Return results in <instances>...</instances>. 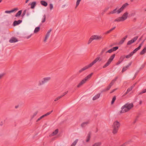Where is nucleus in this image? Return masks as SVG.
<instances>
[{
    "mask_svg": "<svg viewBox=\"0 0 146 146\" xmlns=\"http://www.w3.org/2000/svg\"><path fill=\"white\" fill-rule=\"evenodd\" d=\"M133 106V104L132 103L126 104L121 107V110L120 111V113H122L127 112Z\"/></svg>",
    "mask_w": 146,
    "mask_h": 146,
    "instance_id": "1",
    "label": "nucleus"
},
{
    "mask_svg": "<svg viewBox=\"0 0 146 146\" xmlns=\"http://www.w3.org/2000/svg\"><path fill=\"white\" fill-rule=\"evenodd\" d=\"M120 125V123L117 121L114 122L112 125V133L113 134H116L117 133Z\"/></svg>",
    "mask_w": 146,
    "mask_h": 146,
    "instance_id": "2",
    "label": "nucleus"
},
{
    "mask_svg": "<svg viewBox=\"0 0 146 146\" xmlns=\"http://www.w3.org/2000/svg\"><path fill=\"white\" fill-rule=\"evenodd\" d=\"M51 79V77H48L44 78L41 80H39L38 82V85L39 86H41L45 84L48 82Z\"/></svg>",
    "mask_w": 146,
    "mask_h": 146,
    "instance_id": "3",
    "label": "nucleus"
},
{
    "mask_svg": "<svg viewBox=\"0 0 146 146\" xmlns=\"http://www.w3.org/2000/svg\"><path fill=\"white\" fill-rule=\"evenodd\" d=\"M115 56V54H112L110 58L107 63L103 66V68H105L108 66L113 60Z\"/></svg>",
    "mask_w": 146,
    "mask_h": 146,
    "instance_id": "4",
    "label": "nucleus"
},
{
    "mask_svg": "<svg viewBox=\"0 0 146 146\" xmlns=\"http://www.w3.org/2000/svg\"><path fill=\"white\" fill-rule=\"evenodd\" d=\"M91 67V63H90L88 65L80 69L78 72V74H80L83 73L84 71L88 69L89 68Z\"/></svg>",
    "mask_w": 146,
    "mask_h": 146,
    "instance_id": "5",
    "label": "nucleus"
},
{
    "mask_svg": "<svg viewBox=\"0 0 146 146\" xmlns=\"http://www.w3.org/2000/svg\"><path fill=\"white\" fill-rule=\"evenodd\" d=\"M128 5L127 3H126L124 4L117 11V14H119L126 7V6Z\"/></svg>",
    "mask_w": 146,
    "mask_h": 146,
    "instance_id": "6",
    "label": "nucleus"
},
{
    "mask_svg": "<svg viewBox=\"0 0 146 146\" xmlns=\"http://www.w3.org/2000/svg\"><path fill=\"white\" fill-rule=\"evenodd\" d=\"M138 37L137 36L134 37L131 40L127 42V45H129L131 44L132 43H133L135 41L138 39Z\"/></svg>",
    "mask_w": 146,
    "mask_h": 146,
    "instance_id": "7",
    "label": "nucleus"
},
{
    "mask_svg": "<svg viewBox=\"0 0 146 146\" xmlns=\"http://www.w3.org/2000/svg\"><path fill=\"white\" fill-rule=\"evenodd\" d=\"M135 84H134L133 85L131 86L130 87L128 88L126 92L123 95V96H125L126 94H128L129 92L132 90V89L135 86Z\"/></svg>",
    "mask_w": 146,
    "mask_h": 146,
    "instance_id": "8",
    "label": "nucleus"
},
{
    "mask_svg": "<svg viewBox=\"0 0 146 146\" xmlns=\"http://www.w3.org/2000/svg\"><path fill=\"white\" fill-rule=\"evenodd\" d=\"M52 111H53L52 110L51 111L48 112L47 113H46L41 116L39 118H38L37 119V120L36 121H39L41 119L43 118L44 117L46 116H47L50 115L52 112Z\"/></svg>",
    "mask_w": 146,
    "mask_h": 146,
    "instance_id": "9",
    "label": "nucleus"
},
{
    "mask_svg": "<svg viewBox=\"0 0 146 146\" xmlns=\"http://www.w3.org/2000/svg\"><path fill=\"white\" fill-rule=\"evenodd\" d=\"M102 38L101 36L96 35L92 36V40H100Z\"/></svg>",
    "mask_w": 146,
    "mask_h": 146,
    "instance_id": "10",
    "label": "nucleus"
},
{
    "mask_svg": "<svg viewBox=\"0 0 146 146\" xmlns=\"http://www.w3.org/2000/svg\"><path fill=\"white\" fill-rule=\"evenodd\" d=\"M128 13L127 12H126L124 13L122 17H121V18H123L122 19L123 21L125 20L127 18Z\"/></svg>",
    "mask_w": 146,
    "mask_h": 146,
    "instance_id": "11",
    "label": "nucleus"
},
{
    "mask_svg": "<svg viewBox=\"0 0 146 146\" xmlns=\"http://www.w3.org/2000/svg\"><path fill=\"white\" fill-rule=\"evenodd\" d=\"M90 123V121H86L82 123L81 125V126L83 128L85 127L86 125H88Z\"/></svg>",
    "mask_w": 146,
    "mask_h": 146,
    "instance_id": "12",
    "label": "nucleus"
},
{
    "mask_svg": "<svg viewBox=\"0 0 146 146\" xmlns=\"http://www.w3.org/2000/svg\"><path fill=\"white\" fill-rule=\"evenodd\" d=\"M18 41L17 39L14 37H12L9 40V42L11 43H15Z\"/></svg>",
    "mask_w": 146,
    "mask_h": 146,
    "instance_id": "13",
    "label": "nucleus"
},
{
    "mask_svg": "<svg viewBox=\"0 0 146 146\" xmlns=\"http://www.w3.org/2000/svg\"><path fill=\"white\" fill-rule=\"evenodd\" d=\"M131 62H130L128 64V65L124 67L123 68L122 70V72H123L125 71H126L129 68V67L131 66Z\"/></svg>",
    "mask_w": 146,
    "mask_h": 146,
    "instance_id": "14",
    "label": "nucleus"
},
{
    "mask_svg": "<svg viewBox=\"0 0 146 146\" xmlns=\"http://www.w3.org/2000/svg\"><path fill=\"white\" fill-rule=\"evenodd\" d=\"M86 82V81H85V80H84V79H83L78 84L77 86V87L78 88L80 87L83 84H84Z\"/></svg>",
    "mask_w": 146,
    "mask_h": 146,
    "instance_id": "15",
    "label": "nucleus"
},
{
    "mask_svg": "<svg viewBox=\"0 0 146 146\" xmlns=\"http://www.w3.org/2000/svg\"><path fill=\"white\" fill-rule=\"evenodd\" d=\"M18 10V8H16L10 11H6L5 13H11L15 11H16Z\"/></svg>",
    "mask_w": 146,
    "mask_h": 146,
    "instance_id": "16",
    "label": "nucleus"
},
{
    "mask_svg": "<svg viewBox=\"0 0 146 146\" xmlns=\"http://www.w3.org/2000/svg\"><path fill=\"white\" fill-rule=\"evenodd\" d=\"M91 132L90 131L88 133L86 137V142H88L89 141L91 137Z\"/></svg>",
    "mask_w": 146,
    "mask_h": 146,
    "instance_id": "17",
    "label": "nucleus"
},
{
    "mask_svg": "<svg viewBox=\"0 0 146 146\" xmlns=\"http://www.w3.org/2000/svg\"><path fill=\"white\" fill-rule=\"evenodd\" d=\"M22 22V21L20 20H18L17 21H15L13 23V26H15L21 23Z\"/></svg>",
    "mask_w": 146,
    "mask_h": 146,
    "instance_id": "18",
    "label": "nucleus"
},
{
    "mask_svg": "<svg viewBox=\"0 0 146 146\" xmlns=\"http://www.w3.org/2000/svg\"><path fill=\"white\" fill-rule=\"evenodd\" d=\"M141 45H139V46L134 49L132 52H131V53L133 54V55L137 51L139 50L141 48Z\"/></svg>",
    "mask_w": 146,
    "mask_h": 146,
    "instance_id": "19",
    "label": "nucleus"
},
{
    "mask_svg": "<svg viewBox=\"0 0 146 146\" xmlns=\"http://www.w3.org/2000/svg\"><path fill=\"white\" fill-rule=\"evenodd\" d=\"M36 2L35 1H34L32 2L31 3H29V5H31V8L32 9H33L35 8L36 5Z\"/></svg>",
    "mask_w": 146,
    "mask_h": 146,
    "instance_id": "20",
    "label": "nucleus"
},
{
    "mask_svg": "<svg viewBox=\"0 0 146 146\" xmlns=\"http://www.w3.org/2000/svg\"><path fill=\"white\" fill-rule=\"evenodd\" d=\"M127 36L126 35L123 37L122 39L119 42V44H122L124 42L125 40L127 37Z\"/></svg>",
    "mask_w": 146,
    "mask_h": 146,
    "instance_id": "21",
    "label": "nucleus"
},
{
    "mask_svg": "<svg viewBox=\"0 0 146 146\" xmlns=\"http://www.w3.org/2000/svg\"><path fill=\"white\" fill-rule=\"evenodd\" d=\"M100 95V93H98L96 96H95L93 98L92 100H96L98 98H99Z\"/></svg>",
    "mask_w": 146,
    "mask_h": 146,
    "instance_id": "22",
    "label": "nucleus"
},
{
    "mask_svg": "<svg viewBox=\"0 0 146 146\" xmlns=\"http://www.w3.org/2000/svg\"><path fill=\"white\" fill-rule=\"evenodd\" d=\"M111 86L110 84H109L106 89L103 90L102 92H105L108 90L110 88Z\"/></svg>",
    "mask_w": 146,
    "mask_h": 146,
    "instance_id": "23",
    "label": "nucleus"
},
{
    "mask_svg": "<svg viewBox=\"0 0 146 146\" xmlns=\"http://www.w3.org/2000/svg\"><path fill=\"white\" fill-rule=\"evenodd\" d=\"M40 4L43 6L46 7L48 5L47 3L45 1H40Z\"/></svg>",
    "mask_w": 146,
    "mask_h": 146,
    "instance_id": "24",
    "label": "nucleus"
},
{
    "mask_svg": "<svg viewBox=\"0 0 146 146\" xmlns=\"http://www.w3.org/2000/svg\"><path fill=\"white\" fill-rule=\"evenodd\" d=\"M91 77V73L89 75L86 77L84 79V80L86 82L90 79Z\"/></svg>",
    "mask_w": 146,
    "mask_h": 146,
    "instance_id": "25",
    "label": "nucleus"
},
{
    "mask_svg": "<svg viewBox=\"0 0 146 146\" xmlns=\"http://www.w3.org/2000/svg\"><path fill=\"white\" fill-rule=\"evenodd\" d=\"M122 19H123V18H121V17H119L115 19L114 20V22H119L120 21H123Z\"/></svg>",
    "mask_w": 146,
    "mask_h": 146,
    "instance_id": "26",
    "label": "nucleus"
},
{
    "mask_svg": "<svg viewBox=\"0 0 146 146\" xmlns=\"http://www.w3.org/2000/svg\"><path fill=\"white\" fill-rule=\"evenodd\" d=\"M117 7L115 9H114L113 11H111L109 13V14H114L116 13H117Z\"/></svg>",
    "mask_w": 146,
    "mask_h": 146,
    "instance_id": "27",
    "label": "nucleus"
},
{
    "mask_svg": "<svg viewBox=\"0 0 146 146\" xmlns=\"http://www.w3.org/2000/svg\"><path fill=\"white\" fill-rule=\"evenodd\" d=\"M146 52V47H145L140 52V55H143Z\"/></svg>",
    "mask_w": 146,
    "mask_h": 146,
    "instance_id": "28",
    "label": "nucleus"
},
{
    "mask_svg": "<svg viewBox=\"0 0 146 146\" xmlns=\"http://www.w3.org/2000/svg\"><path fill=\"white\" fill-rule=\"evenodd\" d=\"M100 57H98L96 58L94 61L92 62V66L96 63L99 60Z\"/></svg>",
    "mask_w": 146,
    "mask_h": 146,
    "instance_id": "29",
    "label": "nucleus"
},
{
    "mask_svg": "<svg viewBox=\"0 0 146 146\" xmlns=\"http://www.w3.org/2000/svg\"><path fill=\"white\" fill-rule=\"evenodd\" d=\"M117 78L118 77H117L114 79L112 80L110 84L112 86L113 84L115 82Z\"/></svg>",
    "mask_w": 146,
    "mask_h": 146,
    "instance_id": "30",
    "label": "nucleus"
},
{
    "mask_svg": "<svg viewBox=\"0 0 146 146\" xmlns=\"http://www.w3.org/2000/svg\"><path fill=\"white\" fill-rule=\"evenodd\" d=\"M40 29V27H37L35 28V29L34 31V33H36L37 32H38Z\"/></svg>",
    "mask_w": 146,
    "mask_h": 146,
    "instance_id": "31",
    "label": "nucleus"
},
{
    "mask_svg": "<svg viewBox=\"0 0 146 146\" xmlns=\"http://www.w3.org/2000/svg\"><path fill=\"white\" fill-rule=\"evenodd\" d=\"M58 129L55 130L52 133L51 135V136H53L56 135L58 133Z\"/></svg>",
    "mask_w": 146,
    "mask_h": 146,
    "instance_id": "32",
    "label": "nucleus"
},
{
    "mask_svg": "<svg viewBox=\"0 0 146 146\" xmlns=\"http://www.w3.org/2000/svg\"><path fill=\"white\" fill-rule=\"evenodd\" d=\"M22 12V10L19 11L17 13V14L15 15V16L16 17H17L18 16H20V15L21 14Z\"/></svg>",
    "mask_w": 146,
    "mask_h": 146,
    "instance_id": "33",
    "label": "nucleus"
},
{
    "mask_svg": "<svg viewBox=\"0 0 146 146\" xmlns=\"http://www.w3.org/2000/svg\"><path fill=\"white\" fill-rule=\"evenodd\" d=\"M38 111H35L33 113V115L31 116V119H33L36 115L37 114Z\"/></svg>",
    "mask_w": 146,
    "mask_h": 146,
    "instance_id": "34",
    "label": "nucleus"
},
{
    "mask_svg": "<svg viewBox=\"0 0 146 146\" xmlns=\"http://www.w3.org/2000/svg\"><path fill=\"white\" fill-rule=\"evenodd\" d=\"M46 15L45 14L43 15V18L42 19L41 22L42 23H44L46 21Z\"/></svg>",
    "mask_w": 146,
    "mask_h": 146,
    "instance_id": "35",
    "label": "nucleus"
},
{
    "mask_svg": "<svg viewBox=\"0 0 146 146\" xmlns=\"http://www.w3.org/2000/svg\"><path fill=\"white\" fill-rule=\"evenodd\" d=\"M78 139H76L72 144L70 146H75L78 141Z\"/></svg>",
    "mask_w": 146,
    "mask_h": 146,
    "instance_id": "36",
    "label": "nucleus"
},
{
    "mask_svg": "<svg viewBox=\"0 0 146 146\" xmlns=\"http://www.w3.org/2000/svg\"><path fill=\"white\" fill-rule=\"evenodd\" d=\"M52 31V29H50L47 32L46 35L45 36L48 37L50 35V33L51 31Z\"/></svg>",
    "mask_w": 146,
    "mask_h": 146,
    "instance_id": "37",
    "label": "nucleus"
},
{
    "mask_svg": "<svg viewBox=\"0 0 146 146\" xmlns=\"http://www.w3.org/2000/svg\"><path fill=\"white\" fill-rule=\"evenodd\" d=\"M101 144V143L100 142L96 143L94 144L92 146H100Z\"/></svg>",
    "mask_w": 146,
    "mask_h": 146,
    "instance_id": "38",
    "label": "nucleus"
},
{
    "mask_svg": "<svg viewBox=\"0 0 146 146\" xmlns=\"http://www.w3.org/2000/svg\"><path fill=\"white\" fill-rule=\"evenodd\" d=\"M81 0H77V1L76 2V6L75 7V8H76L79 5L80 2L81 1Z\"/></svg>",
    "mask_w": 146,
    "mask_h": 146,
    "instance_id": "39",
    "label": "nucleus"
},
{
    "mask_svg": "<svg viewBox=\"0 0 146 146\" xmlns=\"http://www.w3.org/2000/svg\"><path fill=\"white\" fill-rule=\"evenodd\" d=\"M146 92V89L143 90L141 92L139 93L138 95H140Z\"/></svg>",
    "mask_w": 146,
    "mask_h": 146,
    "instance_id": "40",
    "label": "nucleus"
},
{
    "mask_svg": "<svg viewBox=\"0 0 146 146\" xmlns=\"http://www.w3.org/2000/svg\"><path fill=\"white\" fill-rule=\"evenodd\" d=\"M125 58V56H122L120 57L119 60L122 62Z\"/></svg>",
    "mask_w": 146,
    "mask_h": 146,
    "instance_id": "41",
    "label": "nucleus"
},
{
    "mask_svg": "<svg viewBox=\"0 0 146 146\" xmlns=\"http://www.w3.org/2000/svg\"><path fill=\"white\" fill-rule=\"evenodd\" d=\"M132 56H133V54L131 52L129 54L127 55L126 56H125V58H130Z\"/></svg>",
    "mask_w": 146,
    "mask_h": 146,
    "instance_id": "42",
    "label": "nucleus"
},
{
    "mask_svg": "<svg viewBox=\"0 0 146 146\" xmlns=\"http://www.w3.org/2000/svg\"><path fill=\"white\" fill-rule=\"evenodd\" d=\"M116 100V96H114L113 97V98H112V100L111 102V104H113L114 102L115 101V100Z\"/></svg>",
    "mask_w": 146,
    "mask_h": 146,
    "instance_id": "43",
    "label": "nucleus"
},
{
    "mask_svg": "<svg viewBox=\"0 0 146 146\" xmlns=\"http://www.w3.org/2000/svg\"><path fill=\"white\" fill-rule=\"evenodd\" d=\"M119 48L118 46H115L113 47L112 48L113 51H115L117 49H118Z\"/></svg>",
    "mask_w": 146,
    "mask_h": 146,
    "instance_id": "44",
    "label": "nucleus"
},
{
    "mask_svg": "<svg viewBox=\"0 0 146 146\" xmlns=\"http://www.w3.org/2000/svg\"><path fill=\"white\" fill-rule=\"evenodd\" d=\"M108 49V48L107 47H105L102 50V51L101 52V53H103L104 52L107 50Z\"/></svg>",
    "mask_w": 146,
    "mask_h": 146,
    "instance_id": "45",
    "label": "nucleus"
},
{
    "mask_svg": "<svg viewBox=\"0 0 146 146\" xmlns=\"http://www.w3.org/2000/svg\"><path fill=\"white\" fill-rule=\"evenodd\" d=\"M49 7H50V10H52V9H53V5L50 3L49 5Z\"/></svg>",
    "mask_w": 146,
    "mask_h": 146,
    "instance_id": "46",
    "label": "nucleus"
},
{
    "mask_svg": "<svg viewBox=\"0 0 146 146\" xmlns=\"http://www.w3.org/2000/svg\"><path fill=\"white\" fill-rule=\"evenodd\" d=\"M61 98V97H60V96H58L55 99L54 101V102H56L57 101H58V100H59Z\"/></svg>",
    "mask_w": 146,
    "mask_h": 146,
    "instance_id": "47",
    "label": "nucleus"
},
{
    "mask_svg": "<svg viewBox=\"0 0 146 146\" xmlns=\"http://www.w3.org/2000/svg\"><path fill=\"white\" fill-rule=\"evenodd\" d=\"M113 51V50L112 48L110 49L109 50L107 51L106 52V53H111Z\"/></svg>",
    "mask_w": 146,
    "mask_h": 146,
    "instance_id": "48",
    "label": "nucleus"
},
{
    "mask_svg": "<svg viewBox=\"0 0 146 146\" xmlns=\"http://www.w3.org/2000/svg\"><path fill=\"white\" fill-rule=\"evenodd\" d=\"M68 92V91L65 92L61 96H60L61 97V98H62V97H63L64 95H65Z\"/></svg>",
    "mask_w": 146,
    "mask_h": 146,
    "instance_id": "49",
    "label": "nucleus"
},
{
    "mask_svg": "<svg viewBox=\"0 0 146 146\" xmlns=\"http://www.w3.org/2000/svg\"><path fill=\"white\" fill-rule=\"evenodd\" d=\"M27 11V10L25 9L23 11V14H22V17H23L25 15V14L26 13V12Z\"/></svg>",
    "mask_w": 146,
    "mask_h": 146,
    "instance_id": "50",
    "label": "nucleus"
},
{
    "mask_svg": "<svg viewBox=\"0 0 146 146\" xmlns=\"http://www.w3.org/2000/svg\"><path fill=\"white\" fill-rule=\"evenodd\" d=\"M138 117H139L138 116H137L136 117V118L135 119L134 121L133 122L134 123H135L136 122V121L137 120Z\"/></svg>",
    "mask_w": 146,
    "mask_h": 146,
    "instance_id": "51",
    "label": "nucleus"
},
{
    "mask_svg": "<svg viewBox=\"0 0 146 146\" xmlns=\"http://www.w3.org/2000/svg\"><path fill=\"white\" fill-rule=\"evenodd\" d=\"M109 8V7H107L104 10V12H105L107 11Z\"/></svg>",
    "mask_w": 146,
    "mask_h": 146,
    "instance_id": "52",
    "label": "nucleus"
},
{
    "mask_svg": "<svg viewBox=\"0 0 146 146\" xmlns=\"http://www.w3.org/2000/svg\"><path fill=\"white\" fill-rule=\"evenodd\" d=\"M91 37L90 38V39H89V40L88 41V44H90L91 43Z\"/></svg>",
    "mask_w": 146,
    "mask_h": 146,
    "instance_id": "53",
    "label": "nucleus"
},
{
    "mask_svg": "<svg viewBox=\"0 0 146 146\" xmlns=\"http://www.w3.org/2000/svg\"><path fill=\"white\" fill-rule=\"evenodd\" d=\"M48 38V37L45 36V38L44 40V41L45 42H46V40Z\"/></svg>",
    "mask_w": 146,
    "mask_h": 146,
    "instance_id": "54",
    "label": "nucleus"
},
{
    "mask_svg": "<svg viewBox=\"0 0 146 146\" xmlns=\"http://www.w3.org/2000/svg\"><path fill=\"white\" fill-rule=\"evenodd\" d=\"M29 10V9H28L27 10V16H29L30 14V13L29 12H28V11Z\"/></svg>",
    "mask_w": 146,
    "mask_h": 146,
    "instance_id": "55",
    "label": "nucleus"
},
{
    "mask_svg": "<svg viewBox=\"0 0 146 146\" xmlns=\"http://www.w3.org/2000/svg\"><path fill=\"white\" fill-rule=\"evenodd\" d=\"M128 143L127 142H125V143H124L123 144L121 145V146H125Z\"/></svg>",
    "mask_w": 146,
    "mask_h": 146,
    "instance_id": "56",
    "label": "nucleus"
},
{
    "mask_svg": "<svg viewBox=\"0 0 146 146\" xmlns=\"http://www.w3.org/2000/svg\"><path fill=\"white\" fill-rule=\"evenodd\" d=\"M115 28H116V27H113V28H112L110 30L111 31H113V30H114L115 29Z\"/></svg>",
    "mask_w": 146,
    "mask_h": 146,
    "instance_id": "57",
    "label": "nucleus"
},
{
    "mask_svg": "<svg viewBox=\"0 0 146 146\" xmlns=\"http://www.w3.org/2000/svg\"><path fill=\"white\" fill-rule=\"evenodd\" d=\"M122 62H121L119 60L118 62H117L116 64L117 65H118L120 63H121Z\"/></svg>",
    "mask_w": 146,
    "mask_h": 146,
    "instance_id": "58",
    "label": "nucleus"
},
{
    "mask_svg": "<svg viewBox=\"0 0 146 146\" xmlns=\"http://www.w3.org/2000/svg\"><path fill=\"white\" fill-rule=\"evenodd\" d=\"M111 32V31L110 30H109L107 31L106 32V34H108V33H110V32Z\"/></svg>",
    "mask_w": 146,
    "mask_h": 146,
    "instance_id": "59",
    "label": "nucleus"
},
{
    "mask_svg": "<svg viewBox=\"0 0 146 146\" xmlns=\"http://www.w3.org/2000/svg\"><path fill=\"white\" fill-rule=\"evenodd\" d=\"M111 32V31L110 30H109L107 31L106 32V34H108V33H110V32Z\"/></svg>",
    "mask_w": 146,
    "mask_h": 146,
    "instance_id": "60",
    "label": "nucleus"
},
{
    "mask_svg": "<svg viewBox=\"0 0 146 146\" xmlns=\"http://www.w3.org/2000/svg\"><path fill=\"white\" fill-rule=\"evenodd\" d=\"M111 32V31L110 30H109L107 31L106 32V34H108V33H110V32Z\"/></svg>",
    "mask_w": 146,
    "mask_h": 146,
    "instance_id": "61",
    "label": "nucleus"
},
{
    "mask_svg": "<svg viewBox=\"0 0 146 146\" xmlns=\"http://www.w3.org/2000/svg\"><path fill=\"white\" fill-rule=\"evenodd\" d=\"M31 35H32V34H31L30 35L27 36L26 37V38L27 39L29 38L31 36Z\"/></svg>",
    "mask_w": 146,
    "mask_h": 146,
    "instance_id": "62",
    "label": "nucleus"
},
{
    "mask_svg": "<svg viewBox=\"0 0 146 146\" xmlns=\"http://www.w3.org/2000/svg\"><path fill=\"white\" fill-rule=\"evenodd\" d=\"M3 74H0V79H1L3 76Z\"/></svg>",
    "mask_w": 146,
    "mask_h": 146,
    "instance_id": "63",
    "label": "nucleus"
},
{
    "mask_svg": "<svg viewBox=\"0 0 146 146\" xmlns=\"http://www.w3.org/2000/svg\"><path fill=\"white\" fill-rule=\"evenodd\" d=\"M145 41V40H143V41L142 42L141 44H139V45H141V47L143 44V43Z\"/></svg>",
    "mask_w": 146,
    "mask_h": 146,
    "instance_id": "64",
    "label": "nucleus"
}]
</instances>
